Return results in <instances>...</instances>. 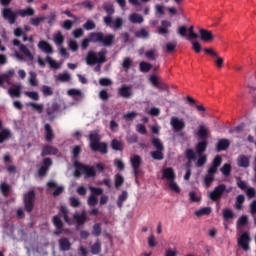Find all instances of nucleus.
Instances as JSON below:
<instances>
[{"label": "nucleus", "instance_id": "a211bd4d", "mask_svg": "<svg viewBox=\"0 0 256 256\" xmlns=\"http://www.w3.org/2000/svg\"><path fill=\"white\" fill-rule=\"evenodd\" d=\"M199 35H200L201 41H204V43H211V41L215 39V36L213 35V33L207 29H200Z\"/></svg>", "mask_w": 256, "mask_h": 256}, {"label": "nucleus", "instance_id": "6e6d98bb", "mask_svg": "<svg viewBox=\"0 0 256 256\" xmlns=\"http://www.w3.org/2000/svg\"><path fill=\"white\" fill-rule=\"evenodd\" d=\"M114 181L116 189H119L125 183V178L121 174H116Z\"/></svg>", "mask_w": 256, "mask_h": 256}, {"label": "nucleus", "instance_id": "9d476101", "mask_svg": "<svg viewBox=\"0 0 256 256\" xmlns=\"http://www.w3.org/2000/svg\"><path fill=\"white\" fill-rule=\"evenodd\" d=\"M187 31H188V37L189 39H199V35L195 33V27L190 26L188 29L186 26H180L178 28V35L180 37H187Z\"/></svg>", "mask_w": 256, "mask_h": 256}, {"label": "nucleus", "instance_id": "69168bd1", "mask_svg": "<svg viewBox=\"0 0 256 256\" xmlns=\"http://www.w3.org/2000/svg\"><path fill=\"white\" fill-rule=\"evenodd\" d=\"M92 255H99L101 253V243L96 242L91 246Z\"/></svg>", "mask_w": 256, "mask_h": 256}, {"label": "nucleus", "instance_id": "09e8293b", "mask_svg": "<svg viewBox=\"0 0 256 256\" xmlns=\"http://www.w3.org/2000/svg\"><path fill=\"white\" fill-rule=\"evenodd\" d=\"M19 51L20 53H23L25 57H28L29 59H33V54H31V50H29V48H27L25 44L20 45Z\"/></svg>", "mask_w": 256, "mask_h": 256}, {"label": "nucleus", "instance_id": "774afa93", "mask_svg": "<svg viewBox=\"0 0 256 256\" xmlns=\"http://www.w3.org/2000/svg\"><path fill=\"white\" fill-rule=\"evenodd\" d=\"M205 163H207V156L205 155H198V160L196 162V166L197 167H203V165H205Z\"/></svg>", "mask_w": 256, "mask_h": 256}, {"label": "nucleus", "instance_id": "7c9ffc66", "mask_svg": "<svg viewBox=\"0 0 256 256\" xmlns=\"http://www.w3.org/2000/svg\"><path fill=\"white\" fill-rule=\"evenodd\" d=\"M129 197V193H127L126 190H123L122 193L118 196L116 205L119 207V209L123 208V204L127 201Z\"/></svg>", "mask_w": 256, "mask_h": 256}, {"label": "nucleus", "instance_id": "a878e982", "mask_svg": "<svg viewBox=\"0 0 256 256\" xmlns=\"http://www.w3.org/2000/svg\"><path fill=\"white\" fill-rule=\"evenodd\" d=\"M222 161H223V158H221V156L217 155L213 159L212 165L208 168V170H210V173H217V169H219V167L221 166Z\"/></svg>", "mask_w": 256, "mask_h": 256}, {"label": "nucleus", "instance_id": "4c0bfd02", "mask_svg": "<svg viewBox=\"0 0 256 256\" xmlns=\"http://www.w3.org/2000/svg\"><path fill=\"white\" fill-rule=\"evenodd\" d=\"M81 146L76 145L72 149V161L75 163V161H79V155H81Z\"/></svg>", "mask_w": 256, "mask_h": 256}, {"label": "nucleus", "instance_id": "a18cd8bd", "mask_svg": "<svg viewBox=\"0 0 256 256\" xmlns=\"http://www.w3.org/2000/svg\"><path fill=\"white\" fill-rule=\"evenodd\" d=\"M2 76H3V79L6 81V83L8 85H10L11 84V78L15 77V70L10 69L7 72H5L4 74H2Z\"/></svg>", "mask_w": 256, "mask_h": 256}, {"label": "nucleus", "instance_id": "423d86ee", "mask_svg": "<svg viewBox=\"0 0 256 256\" xmlns=\"http://www.w3.org/2000/svg\"><path fill=\"white\" fill-rule=\"evenodd\" d=\"M107 49L102 48L98 53L95 51H89L86 55L87 65L93 66L97 63H105L107 61Z\"/></svg>", "mask_w": 256, "mask_h": 256}, {"label": "nucleus", "instance_id": "338daca9", "mask_svg": "<svg viewBox=\"0 0 256 256\" xmlns=\"http://www.w3.org/2000/svg\"><path fill=\"white\" fill-rule=\"evenodd\" d=\"M92 235H94V237H99V235H101V224H94L92 228Z\"/></svg>", "mask_w": 256, "mask_h": 256}, {"label": "nucleus", "instance_id": "49530a36", "mask_svg": "<svg viewBox=\"0 0 256 256\" xmlns=\"http://www.w3.org/2000/svg\"><path fill=\"white\" fill-rule=\"evenodd\" d=\"M196 217H203V215H211V207H204L195 211Z\"/></svg>", "mask_w": 256, "mask_h": 256}, {"label": "nucleus", "instance_id": "58836bf2", "mask_svg": "<svg viewBox=\"0 0 256 256\" xmlns=\"http://www.w3.org/2000/svg\"><path fill=\"white\" fill-rule=\"evenodd\" d=\"M152 159H154L155 161H163V159H165V155L163 154V150H156V151H152L150 153Z\"/></svg>", "mask_w": 256, "mask_h": 256}, {"label": "nucleus", "instance_id": "0eeeda50", "mask_svg": "<svg viewBox=\"0 0 256 256\" xmlns=\"http://www.w3.org/2000/svg\"><path fill=\"white\" fill-rule=\"evenodd\" d=\"M37 194L35 193V190H30L27 193L24 194V208L27 213H31L33 209H35V197Z\"/></svg>", "mask_w": 256, "mask_h": 256}, {"label": "nucleus", "instance_id": "a19ab883", "mask_svg": "<svg viewBox=\"0 0 256 256\" xmlns=\"http://www.w3.org/2000/svg\"><path fill=\"white\" fill-rule=\"evenodd\" d=\"M129 21L131 23H143V21H145V19L143 18V16H141L140 14L137 13H133L129 16Z\"/></svg>", "mask_w": 256, "mask_h": 256}, {"label": "nucleus", "instance_id": "0e129e2a", "mask_svg": "<svg viewBox=\"0 0 256 256\" xmlns=\"http://www.w3.org/2000/svg\"><path fill=\"white\" fill-rule=\"evenodd\" d=\"M233 217H235L233 210H231L229 208L223 210V219L228 221V219H233Z\"/></svg>", "mask_w": 256, "mask_h": 256}, {"label": "nucleus", "instance_id": "603ef678", "mask_svg": "<svg viewBox=\"0 0 256 256\" xmlns=\"http://www.w3.org/2000/svg\"><path fill=\"white\" fill-rule=\"evenodd\" d=\"M45 19H47V17L45 16L30 18V25H32L33 27H39V25H41V22L45 21Z\"/></svg>", "mask_w": 256, "mask_h": 256}, {"label": "nucleus", "instance_id": "5701e85b", "mask_svg": "<svg viewBox=\"0 0 256 256\" xmlns=\"http://www.w3.org/2000/svg\"><path fill=\"white\" fill-rule=\"evenodd\" d=\"M215 175H217V172H211V170H207V175L203 180V183L207 189L213 185V181H215Z\"/></svg>", "mask_w": 256, "mask_h": 256}, {"label": "nucleus", "instance_id": "72a5a7b5", "mask_svg": "<svg viewBox=\"0 0 256 256\" xmlns=\"http://www.w3.org/2000/svg\"><path fill=\"white\" fill-rule=\"evenodd\" d=\"M28 81H29V85H31V87H37V85H39V81L37 80V72L30 71Z\"/></svg>", "mask_w": 256, "mask_h": 256}, {"label": "nucleus", "instance_id": "13d9d810", "mask_svg": "<svg viewBox=\"0 0 256 256\" xmlns=\"http://www.w3.org/2000/svg\"><path fill=\"white\" fill-rule=\"evenodd\" d=\"M220 171L224 175V177H229V175H231V164H224Z\"/></svg>", "mask_w": 256, "mask_h": 256}, {"label": "nucleus", "instance_id": "f257e3e1", "mask_svg": "<svg viewBox=\"0 0 256 256\" xmlns=\"http://www.w3.org/2000/svg\"><path fill=\"white\" fill-rule=\"evenodd\" d=\"M115 41V36L113 34H106L103 32H91L88 38H84L81 43L83 50L89 47V43H98L102 47H111Z\"/></svg>", "mask_w": 256, "mask_h": 256}, {"label": "nucleus", "instance_id": "37998d69", "mask_svg": "<svg viewBox=\"0 0 256 256\" xmlns=\"http://www.w3.org/2000/svg\"><path fill=\"white\" fill-rule=\"evenodd\" d=\"M135 37L138 39H149V31H147L145 28H141L135 32Z\"/></svg>", "mask_w": 256, "mask_h": 256}, {"label": "nucleus", "instance_id": "680f3d73", "mask_svg": "<svg viewBox=\"0 0 256 256\" xmlns=\"http://www.w3.org/2000/svg\"><path fill=\"white\" fill-rule=\"evenodd\" d=\"M132 65H133V60H131V58H129V57L124 58V60L122 62L123 69H125L126 71H129V69H131Z\"/></svg>", "mask_w": 256, "mask_h": 256}, {"label": "nucleus", "instance_id": "ea45409f", "mask_svg": "<svg viewBox=\"0 0 256 256\" xmlns=\"http://www.w3.org/2000/svg\"><path fill=\"white\" fill-rule=\"evenodd\" d=\"M151 143L153 147H155L156 151H165V147L163 146V142L159 138H152Z\"/></svg>", "mask_w": 256, "mask_h": 256}, {"label": "nucleus", "instance_id": "473e14b6", "mask_svg": "<svg viewBox=\"0 0 256 256\" xmlns=\"http://www.w3.org/2000/svg\"><path fill=\"white\" fill-rule=\"evenodd\" d=\"M111 148L114 150V151H123L125 149V146L123 144V142L117 140V139H113L111 141Z\"/></svg>", "mask_w": 256, "mask_h": 256}, {"label": "nucleus", "instance_id": "f3484780", "mask_svg": "<svg viewBox=\"0 0 256 256\" xmlns=\"http://www.w3.org/2000/svg\"><path fill=\"white\" fill-rule=\"evenodd\" d=\"M59 153V149L53 145L46 144L42 147L41 157H47L49 155H57Z\"/></svg>", "mask_w": 256, "mask_h": 256}, {"label": "nucleus", "instance_id": "3c124183", "mask_svg": "<svg viewBox=\"0 0 256 256\" xmlns=\"http://www.w3.org/2000/svg\"><path fill=\"white\" fill-rule=\"evenodd\" d=\"M243 203H245V196L240 194L236 197V209H238V211L243 209Z\"/></svg>", "mask_w": 256, "mask_h": 256}, {"label": "nucleus", "instance_id": "ddd939ff", "mask_svg": "<svg viewBox=\"0 0 256 256\" xmlns=\"http://www.w3.org/2000/svg\"><path fill=\"white\" fill-rule=\"evenodd\" d=\"M130 163H131V167L133 169V173H134V177L137 180V178L139 177V173H141V171L139 170V167H141V156L139 155H134L130 158Z\"/></svg>", "mask_w": 256, "mask_h": 256}, {"label": "nucleus", "instance_id": "1a4fd4ad", "mask_svg": "<svg viewBox=\"0 0 256 256\" xmlns=\"http://www.w3.org/2000/svg\"><path fill=\"white\" fill-rule=\"evenodd\" d=\"M102 9H104L107 14V16L103 18L105 25H111L112 17L115 14V8L113 7V4L105 2L102 5Z\"/></svg>", "mask_w": 256, "mask_h": 256}, {"label": "nucleus", "instance_id": "dca6fc26", "mask_svg": "<svg viewBox=\"0 0 256 256\" xmlns=\"http://www.w3.org/2000/svg\"><path fill=\"white\" fill-rule=\"evenodd\" d=\"M78 167L82 170V174L87 178L96 177L97 171H95V167L85 165L83 163L78 164Z\"/></svg>", "mask_w": 256, "mask_h": 256}, {"label": "nucleus", "instance_id": "b1692460", "mask_svg": "<svg viewBox=\"0 0 256 256\" xmlns=\"http://www.w3.org/2000/svg\"><path fill=\"white\" fill-rule=\"evenodd\" d=\"M162 177L163 179H167L168 183L175 181V170L171 167L165 168L162 171Z\"/></svg>", "mask_w": 256, "mask_h": 256}, {"label": "nucleus", "instance_id": "393cba45", "mask_svg": "<svg viewBox=\"0 0 256 256\" xmlns=\"http://www.w3.org/2000/svg\"><path fill=\"white\" fill-rule=\"evenodd\" d=\"M229 145H231V142H229V140L227 139H220L218 140L217 144H216V151L218 153H220V151H227V149H229Z\"/></svg>", "mask_w": 256, "mask_h": 256}, {"label": "nucleus", "instance_id": "c9c22d12", "mask_svg": "<svg viewBox=\"0 0 256 256\" xmlns=\"http://www.w3.org/2000/svg\"><path fill=\"white\" fill-rule=\"evenodd\" d=\"M11 139V130L3 129L0 131V143H5V141H9Z\"/></svg>", "mask_w": 256, "mask_h": 256}, {"label": "nucleus", "instance_id": "7ed1b4c3", "mask_svg": "<svg viewBox=\"0 0 256 256\" xmlns=\"http://www.w3.org/2000/svg\"><path fill=\"white\" fill-rule=\"evenodd\" d=\"M89 191L91 192L87 199V205L89 207H95L98 203H100V205H107V203H109V196L103 195L102 188L90 186ZM100 195L102 196L99 201Z\"/></svg>", "mask_w": 256, "mask_h": 256}, {"label": "nucleus", "instance_id": "4d7b16f0", "mask_svg": "<svg viewBox=\"0 0 256 256\" xmlns=\"http://www.w3.org/2000/svg\"><path fill=\"white\" fill-rule=\"evenodd\" d=\"M168 187L174 193H181V188L179 187L178 184H176L175 180H172L171 182H168Z\"/></svg>", "mask_w": 256, "mask_h": 256}, {"label": "nucleus", "instance_id": "6e6552de", "mask_svg": "<svg viewBox=\"0 0 256 256\" xmlns=\"http://www.w3.org/2000/svg\"><path fill=\"white\" fill-rule=\"evenodd\" d=\"M229 193L231 190H227V186L225 184H219L214 188L212 192H210L209 197L211 201H221V197H223V193Z\"/></svg>", "mask_w": 256, "mask_h": 256}, {"label": "nucleus", "instance_id": "79ce46f5", "mask_svg": "<svg viewBox=\"0 0 256 256\" xmlns=\"http://www.w3.org/2000/svg\"><path fill=\"white\" fill-rule=\"evenodd\" d=\"M54 43L57 47H61L65 43V37L61 34V31L54 35Z\"/></svg>", "mask_w": 256, "mask_h": 256}, {"label": "nucleus", "instance_id": "4be33fe9", "mask_svg": "<svg viewBox=\"0 0 256 256\" xmlns=\"http://www.w3.org/2000/svg\"><path fill=\"white\" fill-rule=\"evenodd\" d=\"M74 221H76L77 227H81V225H85L87 221V212L82 211L81 214H74L73 215Z\"/></svg>", "mask_w": 256, "mask_h": 256}, {"label": "nucleus", "instance_id": "9b49d317", "mask_svg": "<svg viewBox=\"0 0 256 256\" xmlns=\"http://www.w3.org/2000/svg\"><path fill=\"white\" fill-rule=\"evenodd\" d=\"M249 243H251V235L249 232H243L238 238V247H241L243 251H249L251 249Z\"/></svg>", "mask_w": 256, "mask_h": 256}, {"label": "nucleus", "instance_id": "5fc2aeb1", "mask_svg": "<svg viewBox=\"0 0 256 256\" xmlns=\"http://www.w3.org/2000/svg\"><path fill=\"white\" fill-rule=\"evenodd\" d=\"M111 25L114 29H121V27H123V18L117 17L115 20H112Z\"/></svg>", "mask_w": 256, "mask_h": 256}, {"label": "nucleus", "instance_id": "c85d7f7f", "mask_svg": "<svg viewBox=\"0 0 256 256\" xmlns=\"http://www.w3.org/2000/svg\"><path fill=\"white\" fill-rule=\"evenodd\" d=\"M59 249H60V251H70L71 250V242L69 241V238L62 237L59 240Z\"/></svg>", "mask_w": 256, "mask_h": 256}, {"label": "nucleus", "instance_id": "e2e57ef3", "mask_svg": "<svg viewBox=\"0 0 256 256\" xmlns=\"http://www.w3.org/2000/svg\"><path fill=\"white\" fill-rule=\"evenodd\" d=\"M249 223V218L246 215H242L238 220H237V227H245Z\"/></svg>", "mask_w": 256, "mask_h": 256}, {"label": "nucleus", "instance_id": "e433bc0d", "mask_svg": "<svg viewBox=\"0 0 256 256\" xmlns=\"http://www.w3.org/2000/svg\"><path fill=\"white\" fill-rule=\"evenodd\" d=\"M145 57H146V59H148V61H156L157 57H159V55L157 54V50L150 49L145 52Z\"/></svg>", "mask_w": 256, "mask_h": 256}, {"label": "nucleus", "instance_id": "6ab92c4d", "mask_svg": "<svg viewBox=\"0 0 256 256\" xmlns=\"http://www.w3.org/2000/svg\"><path fill=\"white\" fill-rule=\"evenodd\" d=\"M38 49H40L42 53H46V55H53V46H51V44L45 40H41L38 43Z\"/></svg>", "mask_w": 256, "mask_h": 256}, {"label": "nucleus", "instance_id": "864d4df0", "mask_svg": "<svg viewBox=\"0 0 256 256\" xmlns=\"http://www.w3.org/2000/svg\"><path fill=\"white\" fill-rule=\"evenodd\" d=\"M73 164H74V169H75L74 177L79 179V177H81V173H83V170L81 169V167H79V165H81V162L75 161Z\"/></svg>", "mask_w": 256, "mask_h": 256}, {"label": "nucleus", "instance_id": "cd10ccee", "mask_svg": "<svg viewBox=\"0 0 256 256\" xmlns=\"http://www.w3.org/2000/svg\"><path fill=\"white\" fill-rule=\"evenodd\" d=\"M45 139L47 143H51L53 139H55V133H53V128H51V124H45Z\"/></svg>", "mask_w": 256, "mask_h": 256}, {"label": "nucleus", "instance_id": "de8ad7c7", "mask_svg": "<svg viewBox=\"0 0 256 256\" xmlns=\"http://www.w3.org/2000/svg\"><path fill=\"white\" fill-rule=\"evenodd\" d=\"M57 81H60L61 83H69L71 81V74L61 73L57 76Z\"/></svg>", "mask_w": 256, "mask_h": 256}, {"label": "nucleus", "instance_id": "052dcab7", "mask_svg": "<svg viewBox=\"0 0 256 256\" xmlns=\"http://www.w3.org/2000/svg\"><path fill=\"white\" fill-rule=\"evenodd\" d=\"M27 107H32L34 111L38 113H43V106L41 104H37L35 102H30L26 104Z\"/></svg>", "mask_w": 256, "mask_h": 256}, {"label": "nucleus", "instance_id": "4468645a", "mask_svg": "<svg viewBox=\"0 0 256 256\" xmlns=\"http://www.w3.org/2000/svg\"><path fill=\"white\" fill-rule=\"evenodd\" d=\"M170 125L175 133H179L185 129V121L175 116L170 119Z\"/></svg>", "mask_w": 256, "mask_h": 256}, {"label": "nucleus", "instance_id": "2f4dec72", "mask_svg": "<svg viewBox=\"0 0 256 256\" xmlns=\"http://www.w3.org/2000/svg\"><path fill=\"white\" fill-rule=\"evenodd\" d=\"M59 215L63 216L65 223H68V225H71V219L69 218V210L66 208V206L60 207Z\"/></svg>", "mask_w": 256, "mask_h": 256}, {"label": "nucleus", "instance_id": "2eb2a0df", "mask_svg": "<svg viewBox=\"0 0 256 256\" xmlns=\"http://www.w3.org/2000/svg\"><path fill=\"white\" fill-rule=\"evenodd\" d=\"M118 95L123 99H131L133 97V86L132 85H122L118 89Z\"/></svg>", "mask_w": 256, "mask_h": 256}, {"label": "nucleus", "instance_id": "bb28decb", "mask_svg": "<svg viewBox=\"0 0 256 256\" xmlns=\"http://www.w3.org/2000/svg\"><path fill=\"white\" fill-rule=\"evenodd\" d=\"M171 27V22L167 20L161 21V26L158 27V34L159 35H167L169 34V28Z\"/></svg>", "mask_w": 256, "mask_h": 256}, {"label": "nucleus", "instance_id": "bf43d9fd", "mask_svg": "<svg viewBox=\"0 0 256 256\" xmlns=\"http://www.w3.org/2000/svg\"><path fill=\"white\" fill-rule=\"evenodd\" d=\"M95 27H97V25L93 20H88L86 21V23L83 24V29H85L86 31H93Z\"/></svg>", "mask_w": 256, "mask_h": 256}, {"label": "nucleus", "instance_id": "aec40b11", "mask_svg": "<svg viewBox=\"0 0 256 256\" xmlns=\"http://www.w3.org/2000/svg\"><path fill=\"white\" fill-rule=\"evenodd\" d=\"M48 189H54L52 195L53 197H59L63 191H65V188L63 186H57V183L55 181H49L47 183Z\"/></svg>", "mask_w": 256, "mask_h": 256}, {"label": "nucleus", "instance_id": "39448f33", "mask_svg": "<svg viewBox=\"0 0 256 256\" xmlns=\"http://www.w3.org/2000/svg\"><path fill=\"white\" fill-rule=\"evenodd\" d=\"M209 129H207L206 125H200L198 127V132L197 135L199 139H201L200 142L197 143L196 145V153L197 155H203L205 151H207V138L209 137Z\"/></svg>", "mask_w": 256, "mask_h": 256}, {"label": "nucleus", "instance_id": "8fccbe9b", "mask_svg": "<svg viewBox=\"0 0 256 256\" xmlns=\"http://www.w3.org/2000/svg\"><path fill=\"white\" fill-rule=\"evenodd\" d=\"M45 61L47 64L50 65L51 69H59L61 67V65H59V63H57V61L53 60V58H51V56H47L45 58Z\"/></svg>", "mask_w": 256, "mask_h": 256}, {"label": "nucleus", "instance_id": "20e7f679", "mask_svg": "<svg viewBox=\"0 0 256 256\" xmlns=\"http://www.w3.org/2000/svg\"><path fill=\"white\" fill-rule=\"evenodd\" d=\"M90 149L101 153L102 155H107L109 153L108 146L106 142H101V136L97 132H91L89 134Z\"/></svg>", "mask_w": 256, "mask_h": 256}, {"label": "nucleus", "instance_id": "f03ea898", "mask_svg": "<svg viewBox=\"0 0 256 256\" xmlns=\"http://www.w3.org/2000/svg\"><path fill=\"white\" fill-rule=\"evenodd\" d=\"M1 15L10 25H15L17 23V17H33L35 15V9L33 7H26L14 12L11 8H4L2 9Z\"/></svg>", "mask_w": 256, "mask_h": 256}, {"label": "nucleus", "instance_id": "c756f323", "mask_svg": "<svg viewBox=\"0 0 256 256\" xmlns=\"http://www.w3.org/2000/svg\"><path fill=\"white\" fill-rule=\"evenodd\" d=\"M237 165H238V167H242L244 169H247V167H249V165H250L249 157H247L243 154L238 156Z\"/></svg>", "mask_w": 256, "mask_h": 256}, {"label": "nucleus", "instance_id": "c03bdc74", "mask_svg": "<svg viewBox=\"0 0 256 256\" xmlns=\"http://www.w3.org/2000/svg\"><path fill=\"white\" fill-rule=\"evenodd\" d=\"M52 223L58 231H61V229H63V221L61 220V217H59V215L53 217Z\"/></svg>", "mask_w": 256, "mask_h": 256}, {"label": "nucleus", "instance_id": "412c9836", "mask_svg": "<svg viewBox=\"0 0 256 256\" xmlns=\"http://www.w3.org/2000/svg\"><path fill=\"white\" fill-rule=\"evenodd\" d=\"M185 157L188 160V163L186 164L187 169L191 168V161H197V154L195 151L191 148L186 149L185 151Z\"/></svg>", "mask_w": 256, "mask_h": 256}, {"label": "nucleus", "instance_id": "f704fd0d", "mask_svg": "<svg viewBox=\"0 0 256 256\" xmlns=\"http://www.w3.org/2000/svg\"><path fill=\"white\" fill-rule=\"evenodd\" d=\"M151 69H153V65H151V63L145 61L140 62L139 71H141V73H149Z\"/></svg>", "mask_w": 256, "mask_h": 256}, {"label": "nucleus", "instance_id": "f8f14e48", "mask_svg": "<svg viewBox=\"0 0 256 256\" xmlns=\"http://www.w3.org/2000/svg\"><path fill=\"white\" fill-rule=\"evenodd\" d=\"M204 53L214 58V65L217 69H223L224 60L219 56V54H217V52H215V50H213V48H205Z\"/></svg>", "mask_w": 256, "mask_h": 256}]
</instances>
